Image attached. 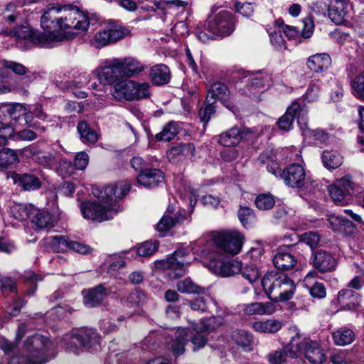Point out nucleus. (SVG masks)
<instances>
[{"label":"nucleus","instance_id":"f257e3e1","mask_svg":"<svg viewBox=\"0 0 364 364\" xmlns=\"http://www.w3.org/2000/svg\"><path fill=\"white\" fill-rule=\"evenodd\" d=\"M41 25L51 38L52 48L58 43L69 38H73L77 32L71 30L86 31L90 26L88 16L77 6L71 4H49L43 9Z\"/></svg>","mask_w":364,"mask_h":364},{"label":"nucleus","instance_id":"f03ea898","mask_svg":"<svg viewBox=\"0 0 364 364\" xmlns=\"http://www.w3.org/2000/svg\"><path fill=\"white\" fill-rule=\"evenodd\" d=\"M145 65L133 57L112 58L105 61L98 73L102 82L117 83L122 77H133L145 70Z\"/></svg>","mask_w":364,"mask_h":364},{"label":"nucleus","instance_id":"7ed1b4c3","mask_svg":"<svg viewBox=\"0 0 364 364\" xmlns=\"http://www.w3.org/2000/svg\"><path fill=\"white\" fill-rule=\"evenodd\" d=\"M262 286L268 298L274 302L291 299L296 289L294 282L287 275L277 271L267 272L262 279Z\"/></svg>","mask_w":364,"mask_h":364},{"label":"nucleus","instance_id":"20e7f679","mask_svg":"<svg viewBox=\"0 0 364 364\" xmlns=\"http://www.w3.org/2000/svg\"><path fill=\"white\" fill-rule=\"evenodd\" d=\"M199 325L195 323L191 328H178L175 333V338L170 348L175 356L183 354L185 351V346L188 343L190 336L191 341L193 345V350L196 351L203 348L207 343L205 331H198Z\"/></svg>","mask_w":364,"mask_h":364},{"label":"nucleus","instance_id":"39448f33","mask_svg":"<svg viewBox=\"0 0 364 364\" xmlns=\"http://www.w3.org/2000/svg\"><path fill=\"white\" fill-rule=\"evenodd\" d=\"M150 95V85L148 82L127 80L119 81L114 86L113 97L118 100H141L149 98Z\"/></svg>","mask_w":364,"mask_h":364},{"label":"nucleus","instance_id":"423d86ee","mask_svg":"<svg viewBox=\"0 0 364 364\" xmlns=\"http://www.w3.org/2000/svg\"><path fill=\"white\" fill-rule=\"evenodd\" d=\"M51 346L52 343L46 337L40 334L33 335L26 339L23 346L27 358L22 357L28 364H44L48 360L46 354Z\"/></svg>","mask_w":364,"mask_h":364},{"label":"nucleus","instance_id":"0eeeda50","mask_svg":"<svg viewBox=\"0 0 364 364\" xmlns=\"http://www.w3.org/2000/svg\"><path fill=\"white\" fill-rule=\"evenodd\" d=\"M67 348L75 354L79 353L78 346L86 349L97 350L100 346V337L94 328H82L76 333L68 336Z\"/></svg>","mask_w":364,"mask_h":364},{"label":"nucleus","instance_id":"6e6552de","mask_svg":"<svg viewBox=\"0 0 364 364\" xmlns=\"http://www.w3.org/2000/svg\"><path fill=\"white\" fill-rule=\"evenodd\" d=\"M296 338L297 341H294V346L296 350V358L299 354L304 355L309 362L314 364H322L325 362L326 355L318 342L308 338L301 339L299 333L294 336V338Z\"/></svg>","mask_w":364,"mask_h":364},{"label":"nucleus","instance_id":"1a4fd4ad","mask_svg":"<svg viewBox=\"0 0 364 364\" xmlns=\"http://www.w3.org/2000/svg\"><path fill=\"white\" fill-rule=\"evenodd\" d=\"M129 31L122 25L109 23L105 28L96 33L93 40L95 47L102 48L123 39L129 35Z\"/></svg>","mask_w":364,"mask_h":364},{"label":"nucleus","instance_id":"9d476101","mask_svg":"<svg viewBox=\"0 0 364 364\" xmlns=\"http://www.w3.org/2000/svg\"><path fill=\"white\" fill-rule=\"evenodd\" d=\"M205 31L216 36H225L232 33L234 21L231 14L221 11L214 17L208 18Z\"/></svg>","mask_w":364,"mask_h":364},{"label":"nucleus","instance_id":"9b49d317","mask_svg":"<svg viewBox=\"0 0 364 364\" xmlns=\"http://www.w3.org/2000/svg\"><path fill=\"white\" fill-rule=\"evenodd\" d=\"M243 242L244 236L237 231L221 232L215 238L219 250L231 255H236L240 252Z\"/></svg>","mask_w":364,"mask_h":364},{"label":"nucleus","instance_id":"f8f14e48","mask_svg":"<svg viewBox=\"0 0 364 364\" xmlns=\"http://www.w3.org/2000/svg\"><path fill=\"white\" fill-rule=\"evenodd\" d=\"M190 263L187 259V250L179 249L176 250L166 260H162L159 267L170 269L168 276L171 278H177L185 274L184 266Z\"/></svg>","mask_w":364,"mask_h":364},{"label":"nucleus","instance_id":"ddd939ff","mask_svg":"<svg viewBox=\"0 0 364 364\" xmlns=\"http://www.w3.org/2000/svg\"><path fill=\"white\" fill-rule=\"evenodd\" d=\"M80 210L85 218L99 223L112 219L116 213L112 210L110 205L92 201L82 203Z\"/></svg>","mask_w":364,"mask_h":364},{"label":"nucleus","instance_id":"4468645a","mask_svg":"<svg viewBox=\"0 0 364 364\" xmlns=\"http://www.w3.org/2000/svg\"><path fill=\"white\" fill-rule=\"evenodd\" d=\"M222 254H213L209 256L208 267L215 274L222 277H231L239 274L242 269V263L235 259H231L226 262L223 261Z\"/></svg>","mask_w":364,"mask_h":364},{"label":"nucleus","instance_id":"2eb2a0df","mask_svg":"<svg viewBox=\"0 0 364 364\" xmlns=\"http://www.w3.org/2000/svg\"><path fill=\"white\" fill-rule=\"evenodd\" d=\"M2 65L5 68L11 70L14 73L21 75L11 86L14 90L24 95L28 93L27 87L32 81L33 74L23 64L9 60H3Z\"/></svg>","mask_w":364,"mask_h":364},{"label":"nucleus","instance_id":"dca6fc26","mask_svg":"<svg viewBox=\"0 0 364 364\" xmlns=\"http://www.w3.org/2000/svg\"><path fill=\"white\" fill-rule=\"evenodd\" d=\"M252 132L245 127L234 126L218 136V143L226 147H235L244 140H249Z\"/></svg>","mask_w":364,"mask_h":364},{"label":"nucleus","instance_id":"f3484780","mask_svg":"<svg viewBox=\"0 0 364 364\" xmlns=\"http://www.w3.org/2000/svg\"><path fill=\"white\" fill-rule=\"evenodd\" d=\"M59 36H57L56 38H58ZM15 38L28 41L38 46L52 48L50 39L55 37L48 36L46 31L41 33L28 26H21L16 29Z\"/></svg>","mask_w":364,"mask_h":364},{"label":"nucleus","instance_id":"a211bd4d","mask_svg":"<svg viewBox=\"0 0 364 364\" xmlns=\"http://www.w3.org/2000/svg\"><path fill=\"white\" fill-rule=\"evenodd\" d=\"M281 178L287 186L292 188H301L305 185L306 175L302 166L292 164L282 171Z\"/></svg>","mask_w":364,"mask_h":364},{"label":"nucleus","instance_id":"6ab92c4d","mask_svg":"<svg viewBox=\"0 0 364 364\" xmlns=\"http://www.w3.org/2000/svg\"><path fill=\"white\" fill-rule=\"evenodd\" d=\"M26 107L22 104L13 103L0 107V116L7 113L14 120H17L21 117H23L27 127L36 130L45 132V127H41L39 122H32V116L30 114H26Z\"/></svg>","mask_w":364,"mask_h":364},{"label":"nucleus","instance_id":"aec40b11","mask_svg":"<svg viewBox=\"0 0 364 364\" xmlns=\"http://www.w3.org/2000/svg\"><path fill=\"white\" fill-rule=\"evenodd\" d=\"M7 178H11L14 184L24 191H35L42 186L41 179L31 173L11 172L7 175Z\"/></svg>","mask_w":364,"mask_h":364},{"label":"nucleus","instance_id":"412c9836","mask_svg":"<svg viewBox=\"0 0 364 364\" xmlns=\"http://www.w3.org/2000/svg\"><path fill=\"white\" fill-rule=\"evenodd\" d=\"M329 228L334 232L341 233L344 236H354L358 232L353 221L338 215H330L328 218Z\"/></svg>","mask_w":364,"mask_h":364},{"label":"nucleus","instance_id":"4be33fe9","mask_svg":"<svg viewBox=\"0 0 364 364\" xmlns=\"http://www.w3.org/2000/svg\"><path fill=\"white\" fill-rule=\"evenodd\" d=\"M296 340V338H294V336H292L289 342L282 349L269 353L267 355L269 363L271 364H284L287 362L288 358H296V350H295L294 341H297Z\"/></svg>","mask_w":364,"mask_h":364},{"label":"nucleus","instance_id":"5701e85b","mask_svg":"<svg viewBox=\"0 0 364 364\" xmlns=\"http://www.w3.org/2000/svg\"><path fill=\"white\" fill-rule=\"evenodd\" d=\"M337 301L343 310H354L360 304V295L350 289H343L338 291Z\"/></svg>","mask_w":364,"mask_h":364},{"label":"nucleus","instance_id":"b1692460","mask_svg":"<svg viewBox=\"0 0 364 364\" xmlns=\"http://www.w3.org/2000/svg\"><path fill=\"white\" fill-rule=\"evenodd\" d=\"M337 265L335 257L325 250H318L314 253L313 266L321 272L333 271Z\"/></svg>","mask_w":364,"mask_h":364},{"label":"nucleus","instance_id":"393cba45","mask_svg":"<svg viewBox=\"0 0 364 364\" xmlns=\"http://www.w3.org/2000/svg\"><path fill=\"white\" fill-rule=\"evenodd\" d=\"M273 263L277 269L287 271L295 267L297 259L288 248L280 247L273 258Z\"/></svg>","mask_w":364,"mask_h":364},{"label":"nucleus","instance_id":"a878e982","mask_svg":"<svg viewBox=\"0 0 364 364\" xmlns=\"http://www.w3.org/2000/svg\"><path fill=\"white\" fill-rule=\"evenodd\" d=\"M164 180V173L158 168H147L137 176L138 183L146 188H155Z\"/></svg>","mask_w":364,"mask_h":364},{"label":"nucleus","instance_id":"bb28decb","mask_svg":"<svg viewBox=\"0 0 364 364\" xmlns=\"http://www.w3.org/2000/svg\"><path fill=\"white\" fill-rule=\"evenodd\" d=\"M299 110L300 112L305 111V106H301L299 102H294L287 108L285 114L279 119L277 122L279 128L284 131H289L292 127L295 117H297Z\"/></svg>","mask_w":364,"mask_h":364},{"label":"nucleus","instance_id":"cd10ccee","mask_svg":"<svg viewBox=\"0 0 364 364\" xmlns=\"http://www.w3.org/2000/svg\"><path fill=\"white\" fill-rule=\"evenodd\" d=\"M84 295L83 303L90 308L100 305L108 293L102 284L82 292Z\"/></svg>","mask_w":364,"mask_h":364},{"label":"nucleus","instance_id":"c85d7f7f","mask_svg":"<svg viewBox=\"0 0 364 364\" xmlns=\"http://www.w3.org/2000/svg\"><path fill=\"white\" fill-rule=\"evenodd\" d=\"M195 146L193 143H181L167 152V158L171 162L176 163L187 156H193Z\"/></svg>","mask_w":364,"mask_h":364},{"label":"nucleus","instance_id":"c756f323","mask_svg":"<svg viewBox=\"0 0 364 364\" xmlns=\"http://www.w3.org/2000/svg\"><path fill=\"white\" fill-rule=\"evenodd\" d=\"M347 0H331L328 7V14L336 24L342 23L346 15Z\"/></svg>","mask_w":364,"mask_h":364},{"label":"nucleus","instance_id":"7c9ffc66","mask_svg":"<svg viewBox=\"0 0 364 364\" xmlns=\"http://www.w3.org/2000/svg\"><path fill=\"white\" fill-rule=\"evenodd\" d=\"M331 59L326 53H318L311 55L306 62L308 68L315 72L321 73L330 66Z\"/></svg>","mask_w":364,"mask_h":364},{"label":"nucleus","instance_id":"2f4dec72","mask_svg":"<svg viewBox=\"0 0 364 364\" xmlns=\"http://www.w3.org/2000/svg\"><path fill=\"white\" fill-rule=\"evenodd\" d=\"M243 311L247 315H270L275 312L276 307L272 302H252L245 305Z\"/></svg>","mask_w":364,"mask_h":364},{"label":"nucleus","instance_id":"473e14b6","mask_svg":"<svg viewBox=\"0 0 364 364\" xmlns=\"http://www.w3.org/2000/svg\"><path fill=\"white\" fill-rule=\"evenodd\" d=\"M229 97V91L227 86L221 82L213 83L208 91L207 102L215 103L218 100L225 103Z\"/></svg>","mask_w":364,"mask_h":364},{"label":"nucleus","instance_id":"72a5a7b5","mask_svg":"<svg viewBox=\"0 0 364 364\" xmlns=\"http://www.w3.org/2000/svg\"><path fill=\"white\" fill-rule=\"evenodd\" d=\"M150 77L156 85H165L170 80L169 68L164 64L156 65L150 70Z\"/></svg>","mask_w":364,"mask_h":364},{"label":"nucleus","instance_id":"f704fd0d","mask_svg":"<svg viewBox=\"0 0 364 364\" xmlns=\"http://www.w3.org/2000/svg\"><path fill=\"white\" fill-rule=\"evenodd\" d=\"M35 162L38 165L43 166L46 168L53 169L55 168L58 165L60 164H69L66 160H63L60 161L56 157V154L44 151L41 149L38 153L37 158H36Z\"/></svg>","mask_w":364,"mask_h":364},{"label":"nucleus","instance_id":"c9c22d12","mask_svg":"<svg viewBox=\"0 0 364 364\" xmlns=\"http://www.w3.org/2000/svg\"><path fill=\"white\" fill-rule=\"evenodd\" d=\"M19 163L17 153L9 148H3L0 150V169L12 168Z\"/></svg>","mask_w":364,"mask_h":364},{"label":"nucleus","instance_id":"e433bc0d","mask_svg":"<svg viewBox=\"0 0 364 364\" xmlns=\"http://www.w3.org/2000/svg\"><path fill=\"white\" fill-rule=\"evenodd\" d=\"M282 326L281 321L274 319H267L264 321H255L252 323L253 329L259 333H274L279 331Z\"/></svg>","mask_w":364,"mask_h":364},{"label":"nucleus","instance_id":"4c0bfd02","mask_svg":"<svg viewBox=\"0 0 364 364\" xmlns=\"http://www.w3.org/2000/svg\"><path fill=\"white\" fill-rule=\"evenodd\" d=\"M332 336L334 343L341 346L350 344L355 339L354 332L346 327L338 328L333 333Z\"/></svg>","mask_w":364,"mask_h":364},{"label":"nucleus","instance_id":"58836bf2","mask_svg":"<svg viewBox=\"0 0 364 364\" xmlns=\"http://www.w3.org/2000/svg\"><path fill=\"white\" fill-rule=\"evenodd\" d=\"M180 130V125L176 122H169L164 125L161 132L156 134L155 139L159 141H169L175 138Z\"/></svg>","mask_w":364,"mask_h":364},{"label":"nucleus","instance_id":"ea45409f","mask_svg":"<svg viewBox=\"0 0 364 364\" xmlns=\"http://www.w3.org/2000/svg\"><path fill=\"white\" fill-rule=\"evenodd\" d=\"M186 217L180 213L175 218L168 215H164L161 218L157 224V230L164 235L170 229L174 227L176 224L183 223L186 220Z\"/></svg>","mask_w":364,"mask_h":364},{"label":"nucleus","instance_id":"a19ab883","mask_svg":"<svg viewBox=\"0 0 364 364\" xmlns=\"http://www.w3.org/2000/svg\"><path fill=\"white\" fill-rule=\"evenodd\" d=\"M77 131L84 144H94L98 140L97 132L92 129L85 121L78 123Z\"/></svg>","mask_w":364,"mask_h":364},{"label":"nucleus","instance_id":"79ce46f5","mask_svg":"<svg viewBox=\"0 0 364 364\" xmlns=\"http://www.w3.org/2000/svg\"><path fill=\"white\" fill-rule=\"evenodd\" d=\"M11 215L19 221L26 220L36 211L31 204H16L11 208Z\"/></svg>","mask_w":364,"mask_h":364},{"label":"nucleus","instance_id":"37998d69","mask_svg":"<svg viewBox=\"0 0 364 364\" xmlns=\"http://www.w3.org/2000/svg\"><path fill=\"white\" fill-rule=\"evenodd\" d=\"M250 85L255 88H264L269 87L272 82V76L267 73L257 71L249 78Z\"/></svg>","mask_w":364,"mask_h":364},{"label":"nucleus","instance_id":"c03bdc74","mask_svg":"<svg viewBox=\"0 0 364 364\" xmlns=\"http://www.w3.org/2000/svg\"><path fill=\"white\" fill-rule=\"evenodd\" d=\"M322 161L325 167L335 169L343 163V157L336 151H325L323 152Z\"/></svg>","mask_w":364,"mask_h":364},{"label":"nucleus","instance_id":"a18cd8bd","mask_svg":"<svg viewBox=\"0 0 364 364\" xmlns=\"http://www.w3.org/2000/svg\"><path fill=\"white\" fill-rule=\"evenodd\" d=\"M232 338L237 346H241L245 351L252 350L253 343L252 336L243 330H239L232 335Z\"/></svg>","mask_w":364,"mask_h":364},{"label":"nucleus","instance_id":"49530a36","mask_svg":"<svg viewBox=\"0 0 364 364\" xmlns=\"http://www.w3.org/2000/svg\"><path fill=\"white\" fill-rule=\"evenodd\" d=\"M158 247L159 242L156 240H148L135 247L132 251L140 257H149L157 251Z\"/></svg>","mask_w":364,"mask_h":364},{"label":"nucleus","instance_id":"de8ad7c7","mask_svg":"<svg viewBox=\"0 0 364 364\" xmlns=\"http://www.w3.org/2000/svg\"><path fill=\"white\" fill-rule=\"evenodd\" d=\"M176 287L177 290L183 294H200L204 291L202 287L194 284L189 278L178 282Z\"/></svg>","mask_w":364,"mask_h":364},{"label":"nucleus","instance_id":"09e8293b","mask_svg":"<svg viewBox=\"0 0 364 364\" xmlns=\"http://www.w3.org/2000/svg\"><path fill=\"white\" fill-rule=\"evenodd\" d=\"M237 216L242 225L246 228L251 227L255 220L253 210L247 206L240 207Z\"/></svg>","mask_w":364,"mask_h":364},{"label":"nucleus","instance_id":"8fccbe9b","mask_svg":"<svg viewBox=\"0 0 364 364\" xmlns=\"http://www.w3.org/2000/svg\"><path fill=\"white\" fill-rule=\"evenodd\" d=\"M35 223L39 228H51L55 225V220L50 213L43 210L36 214Z\"/></svg>","mask_w":364,"mask_h":364},{"label":"nucleus","instance_id":"3c124183","mask_svg":"<svg viewBox=\"0 0 364 364\" xmlns=\"http://www.w3.org/2000/svg\"><path fill=\"white\" fill-rule=\"evenodd\" d=\"M224 323V319L221 316H213L208 318L201 320L199 323L198 331H205L206 332L212 331L217 328L222 326Z\"/></svg>","mask_w":364,"mask_h":364},{"label":"nucleus","instance_id":"603ef678","mask_svg":"<svg viewBox=\"0 0 364 364\" xmlns=\"http://www.w3.org/2000/svg\"><path fill=\"white\" fill-rule=\"evenodd\" d=\"M49 243L53 249L57 252H65L70 249V240L67 236L55 235L48 238Z\"/></svg>","mask_w":364,"mask_h":364},{"label":"nucleus","instance_id":"864d4df0","mask_svg":"<svg viewBox=\"0 0 364 364\" xmlns=\"http://www.w3.org/2000/svg\"><path fill=\"white\" fill-rule=\"evenodd\" d=\"M335 190L336 188L341 189L344 193L348 196L354 193L355 184L352 181L350 176L346 175L343 178L337 180L333 184Z\"/></svg>","mask_w":364,"mask_h":364},{"label":"nucleus","instance_id":"5fc2aeb1","mask_svg":"<svg viewBox=\"0 0 364 364\" xmlns=\"http://www.w3.org/2000/svg\"><path fill=\"white\" fill-rule=\"evenodd\" d=\"M255 203L258 209L267 210L273 208L275 204V200L272 195L263 193L256 198Z\"/></svg>","mask_w":364,"mask_h":364},{"label":"nucleus","instance_id":"6e6d98bb","mask_svg":"<svg viewBox=\"0 0 364 364\" xmlns=\"http://www.w3.org/2000/svg\"><path fill=\"white\" fill-rule=\"evenodd\" d=\"M351 87L353 95L364 100V70L352 80Z\"/></svg>","mask_w":364,"mask_h":364},{"label":"nucleus","instance_id":"4d7b16f0","mask_svg":"<svg viewBox=\"0 0 364 364\" xmlns=\"http://www.w3.org/2000/svg\"><path fill=\"white\" fill-rule=\"evenodd\" d=\"M105 193L108 196V205H110V208L113 211H115L114 210V204L113 202L116 201L117 199L124 197L119 190V186L114 184L105 186Z\"/></svg>","mask_w":364,"mask_h":364},{"label":"nucleus","instance_id":"13d9d810","mask_svg":"<svg viewBox=\"0 0 364 364\" xmlns=\"http://www.w3.org/2000/svg\"><path fill=\"white\" fill-rule=\"evenodd\" d=\"M333 185L328 187V192L333 200L338 205L346 204L349 200V196L344 193L341 189L336 188L333 190Z\"/></svg>","mask_w":364,"mask_h":364},{"label":"nucleus","instance_id":"bf43d9fd","mask_svg":"<svg viewBox=\"0 0 364 364\" xmlns=\"http://www.w3.org/2000/svg\"><path fill=\"white\" fill-rule=\"evenodd\" d=\"M38 132L42 133L41 130H36L34 129H30V127H28L27 129H21L14 134L15 140H22V141H33L38 137Z\"/></svg>","mask_w":364,"mask_h":364},{"label":"nucleus","instance_id":"052dcab7","mask_svg":"<svg viewBox=\"0 0 364 364\" xmlns=\"http://www.w3.org/2000/svg\"><path fill=\"white\" fill-rule=\"evenodd\" d=\"M244 279H247L250 284L256 282L259 277V272L254 265H247L242 267L240 272Z\"/></svg>","mask_w":364,"mask_h":364},{"label":"nucleus","instance_id":"680f3d73","mask_svg":"<svg viewBox=\"0 0 364 364\" xmlns=\"http://www.w3.org/2000/svg\"><path fill=\"white\" fill-rule=\"evenodd\" d=\"M214 104L215 103H210V102H207L206 100L205 103L203 104L199 110V117L200 121L204 123V125H206L211 115L215 112V107L213 106Z\"/></svg>","mask_w":364,"mask_h":364},{"label":"nucleus","instance_id":"e2e57ef3","mask_svg":"<svg viewBox=\"0 0 364 364\" xmlns=\"http://www.w3.org/2000/svg\"><path fill=\"white\" fill-rule=\"evenodd\" d=\"M25 283L29 286L30 289L26 291L28 296H32L36 289V282L42 279L33 271L25 272L24 274Z\"/></svg>","mask_w":364,"mask_h":364},{"label":"nucleus","instance_id":"0e129e2a","mask_svg":"<svg viewBox=\"0 0 364 364\" xmlns=\"http://www.w3.org/2000/svg\"><path fill=\"white\" fill-rule=\"evenodd\" d=\"M309 292L314 299H322L326 296V289L325 285L318 282H314L309 287Z\"/></svg>","mask_w":364,"mask_h":364},{"label":"nucleus","instance_id":"69168bd1","mask_svg":"<svg viewBox=\"0 0 364 364\" xmlns=\"http://www.w3.org/2000/svg\"><path fill=\"white\" fill-rule=\"evenodd\" d=\"M300 241L308 245L311 248H314L320 241V236L316 232H307L300 236Z\"/></svg>","mask_w":364,"mask_h":364},{"label":"nucleus","instance_id":"338daca9","mask_svg":"<svg viewBox=\"0 0 364 364\" xmlns=\"http://www.w3.org/2000/svg\"><path fill=\"white\" fill-rule=\"evenodd\" d=\"M276 23L279 26L280 31L283 32L289 39H294L299 36V31L296 27L284 24L282 19H277Z\"/></svg>","mask_w":364,"mask_h":364},{"label":"nucleus","instance_id":"774afa93","mask_svg":"<svg viewBox=\"0 0 364 364\" xmlns=\"http://www.w3.org/2000/svg\"><path fill=\"white\" fill-rule=\"evenodd\" d=\"M332 364H350L349 353L344 350H339L330 356Z\"/></svg>","mask_w":364,"mask_h":364}]
</instances>
